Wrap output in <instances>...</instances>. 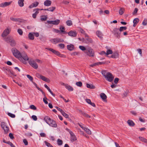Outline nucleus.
Masks as SVG:
<instances>
[{
	"label": "nucleus",
	"mask_w": 147,
	"mask_h": 147,
	"mask_svg": "<svg viewBox=\"0 0 147 147\" xmlns=\"http://www.w3.org/2000/svg\"><path fill=\"white\" fill-rule=\"evenodd\" d=\"M101 73L106 80L108 82H111L114 78V76L109 72H108L105 70H102Z\"/></svg>",
	"instance_id": "obj_1"
},
{
	"label": "nucleus",
	"mask_w": 147,
	"mask_h": 147,
	"mask_svg": "<svg viewBox=\"0 0 147 147\" xmlns=\"http://www.w3.org/2000/svg\"><path fill=\"white\" fill-rule=\"evenodd\" d=\"M12 53L13 56L16 58L18 59H22L21 57V53L17 49L15 48H12L11 49Z\"/></svg>",
	"instance_id": "obj_2"
},
{
	"label": "nucleus",
	"mask_w": 147,
	"mask_h": 147,
	"mask_svg": "<svg viewBox=\"0 0 147 147\" xmlns=\"http://www.w3.org/2000/svg\"><path fill=\"white\" fill-rule=\"evenodd\" d=\"M85 53L89 57H93L94 56V52L93 50L90 47L86 48V50L84 51Z\"/></svg>",
	"instance_id": "obj_3"
},
{
	"label": "nucleus",
	"mask_w": 147,
	"mask_h": 147,
	"mask_svg": "<svg viewBox=\"0 0 147 147\" xmlns=\"http://www.w3.org/2000/svg\"><path fill=\"white\" fill-rule=\"evenodd\" d=\"M21 57L22 59H19L21 61L24 62V63L25 64L26 62L24 61L23 60L25 61H28L29 60V57L27 56L26 53L24 52H22V55H21Z\"/></svg>",
	"instance_id": "obj_4"
},
{
	"label": "nucleus",
	"mask_w": 147,
	"mask_h": 147,
	"mask_svg": "<svg viewBox=\"0 0 147 147\" xmlns=\"http://www.w3.org/2000/svg\"><path fill=\"white\" fill-rule=\"evenodd\" d=\"M50 41L51 42L54 44H56L59 42H63L64 41L63 39L57 38L52 39L50 40Z\"/></svg>",
	"instance_id": "obj_5"
},
{
	"label": "nucleus",
	"mask_w": 147,
	"mask_h": 147,
	"mask_svg": "<svg viewBox=\"0 0 147 147\" xmlns=\"http://www.w3.org/2000/svg\"><path fill=\"white\" fill-rule=\"evenodd\" d=\"M113 32L117 37L118 38H120V35L121 33L120 29H119V28H115L113 30Z\"/></svg>",
	"instance_id": "obj_6"
},
{
	"label": "nucleus",
	"mask_w": 147,
	"mask_h": 147,
	"mask_svg": "<svg viewBox=\"0 0 147 147\" xmlns=\"http://www.w3.org/2000/svg\"><path fill=\"white\" fill-rule=\"evenodd\" d=\"M1 125L2 128L4 130L5 133H7L9 130V128L5 123L4 122H2Z\"/></svg>",
	"instance_id": "obj_7"
},
{
	"label": "nucleus",
	"mask_w": 147,
	"mask_h": 147,
	"mask_svg": "<svg viewBox=\"0 0 147 147\" xmlns=\"http://www.w3.org/2000/svg\"><path fill=\"white\" fill-rule=\"evenodd\" d=\"M30 65L33 68L36 69L38 68V65L34 60H30L29 61Z\"/></svg>",
	"instance_id": "obj_8"
},
{
	"label": "nucleus",
	"mask_w": 147,
	"mask_h": 147,
	"mask_svg": "<svg viewBox=\"0 0 147 147\" xmlns=\"http://www.w3.org/2000/svg\"><path fill=\"white\" fill-rule=\"evenodd\" d=\"M11 30V28H7V29L5 30L2 34L1 36L3 37H4L7 36L8 34L9 33Z\"/></svg>",
	"instance_id": "obj_9"
},
{
	"label": "nucleus",
	"mask_w": 147,
	"mask_h": 147,
	"mask_svg": "<svg viewBox=\"0 0 147 147\" xmlns=\"http://www.w3.org/2000/svg\"><path fill=\"white\" fill-rule=\"evenodd\" d=\"M67 130L69 131L71 136V141L72 142H74L76 140V138L73 132L67 129Z\"/></svg>",
	"instance_id": "obj_10"
},
{
	"label": "nucleus",
	"mask_w": 147,
	"mask_h": 147,
	"mask_svg": "<svg viewBox=\"0 0 147 147\" xmlns=\"http://www.w3.org/2000/svg\"><path fill=\"white\" fill-rule=\"evenodd\" d=\"M48 124L50 126L53 127H56L57 126V124L53 120L50 121Z\"/></svg>",
	"instance_id": "obj_11"
},
{
	"label": "nucleus",
	"mask_w": 147,
	"mask_h": 147,
	"mask_svg": "<svg viewBox=\"0 0 147 147\" xmlns=\"http://www.w3.org/2000/svg\"><path fill=\"white\" fill-rule=\"evenodd\" d=\"M96 34L97 36L100 39H102L103 38V34L102 32L99 30H98L96 32Z\"/></svg>",
	"instance_id": "obj_12"
},
{
	"label": "nucleus",
	"mask_w": 147,
	"mask_h": 147,
	"mask_svg": "<svg viewBox=\"0 0 147 147\" xmlns=\"http://www.w3.org/2000/svg\"><path fill=\"white\" fill-rule=\"evenodd\" d=\"M46 49H47L48 50L51 51L54 54H55L58 56H59L60 55V54L59 51H56L53 49L50 48H46Z\"/></svg>",
	"instance_id": "obj_13"
},
{
	"label": "nucleus",
	"mask_w": 147,
	"mask_h": 147,
	"mask_svg": "<svg viewBox=\"0 0 147 147\" xmlns=\"http://www.w3.org/2000/svg\"><path fill=\"white\" fill-rule=\"evenodd\" d=\"M68 34V35L70 36L75 37L76 36L77 33L76 31L71 30Z\"/></svg>",
	"instance_id": "obj_14"
},
{
	"label": "nucleus",
	"mask_w": 147,
	"mask_h": 147,
	"mask_svg": "<svg viewBox=\"0 0 147 147\" xmlns=\"http://www.w3.org/2000/svg\"><path fill=\"white\" fill-rule=\"evenodd\" d=\"M39 4V3L38 2H36L32 3V4L29 6V8H32L34 7H37Z\"/></svg>",
	"instance_id": "obj_15"
},
{
	"label": "nucleus",
	"mask_w": 147,
	"mask_h": 147,
	"mask_svg": "<svg viewBox=\"0 0 147 147\" xmlns=\"http://www.w3.org/2000/svg\"><path fill=\"white\" fill-rule=\"evenodd\" d=\"M100 97L104 101L106 100L107 96L104 93H101L100 94Z\"/></svg>",
	"instance_id": "obj_16"
},
{
	"label": "nucleus",
	"mask_w": 147,
	"mask_h": 147,
	"mask_svg": "<svg viewBox=\"0 0 147 147\" xmlns=\"http://www.w3.org/2000/svg\"><path fill=\"white\" fill-rule=\"evenodd\" d=\"M51 1L49 0H46L44 2V5L45 6H49L51 4Z\"/></svg>",
	"instance_id": "obj_17"
},
{
	"label": "nucleus",
	"mask_w": 147,
	"mask_h": 147,
	"mask_svg": "<svg viewBox=\"0 0 147 147\" xmlns=\"http://www.w3.org/2000/svg\"><path fill=\"white\" fill-rule=\"evenodd\" d=\"M67 47V49L70 51H72L74 49V46L72 44L68 45Z\"/></svg>",
	"instance_id": "obj_18"
},
{
	"label": "nucleus",
	"mask_w": 147,
	"mask_h": 147,
	"mask_svg": "<svg viewBox=\"0 0 147 147\" xmlns=\"http://www.w3.org/2000/svg\"><path fill=\"white\" fill-rule=\"evenodd\" d=\"M119 57L118 53L117 52L114 53L111 56V57L113 58H118Z\"/></svg>",
	"instance_id": "obj_19"
},
{
	"label": "nucleus",
	"mask_w": 147,
	"mask_h": 147,
	"mask_svg": "<svg viewBox=\"0 0 147 147\" xmlns=\"http://www.w3.org/2000/svg\"><path fill=\"white\" fill-rule=\"evenodd\" d=\"M40 79L48 83L50 82L49 79L43 76H42Z\"/></svg>",
	"instance_id": "obj_20"
},
{
	"label": "nucleus",
	"mask_w": 147,
	"mask_h": 147,
	"mask_svg": "<svg viewBox=\"0 0 147 147\" xmlns=\"http://www.w3.org/2000/svg\"><path fill=\"white\" fill-rule=\"evenodd\" d=\"M127 123L129 125L131 126H133L135 125L134 123L131 120H128L127 121Z\"/></svg>",
	"instance_id": "obj_21"
},
{
	"label": "nucleus",
	"mask_w": 147,
	"mask_h": 147,
	"mask_svg": "<svg viewBox=\"0 0 147 147\" xmlns=\"http://www.w3.org/2000/svg\"><path fill=\"white\" fill-rule=\"evenodd\" d=\"M24 0H19L18 1V3L19 6L22 7L24 5Z\"/></svg>",
	"instance_id": "obj_22"
},
{
	"label": "nucleus",
	"mask_w": 147,
	"mask_h": 147,
	"mask_svg": "<svg viewBox=\"0 0 147 147\" xmlns=\"http://www.w3.org/2000/svg\"><path fill=\"white\" fill-rule=\"evenodd\" d=\"M44 120L48 124L49 122L51 121V119L49 117L46 116L44 118Z\"/></svg>",
	"instance_id": "obj_23"
},
{
	"label": "nucleus",
	"mask_w": 147,
	"mask_h": 147,
	"mask_svg": "<svg viewBox=\"0 0 147 147\" xmlns=\"http://www.w3.org/2000/svg\"><path fill=\"white\" fill-rule=\"evenodd\" d=\"M139 20L138 18H136L134 19L133 20V26L135 27L136 24L139 22Z\"/></svg>",
	"instance_id": "obj_24"
},
{
	"label": "nucleus",
	"mask_w": 147,
	"mask_h": 147,
	"mask_svg": "<svg viewBox=\"0 0 147 147\" xmlns=\"http://www.w3.org/2000/svg\"><path fill=\"white\" fill-rule=\"evenodd\" d=\"M28 37L29 39L31 40H33L34 38V35L33 33H30L28 34Z\"/></svg>",
	"instance_id": "obj_25"
},
{
	"label": "nucleus",
	"mask_w": 147,
	"mask_h": 147,
	"mask_svg": "<svg viewBox=\"0 0 147 147\" xmlns=\"http://www.w3.org/2000/svg\"><path fill=\"white\" fill-rule=\"evenodd\" d=\"M65 87L69 91H72L73 90L72 87L69 85H68V84L65 85Z\"/></svg>",
	"instance_id": "obj_26"
},
{
	"label": "nucleus",
	"mask_w": 147,
	"mask_h": 147,
	"mask_svg": "<svg viewBox=\"0 0 147 147\" xmlns=\"http://www.w3.org/2000/svg\"><path fill=\"white\" fill-rule=\"evenodd\" d=\"M12 39H13L11 37L8 36L5 39V41L7 43H9Z\"/></svg>",
	"instance_id": "obj_27"
},
{
	"label": "nucleus",
	"mask_w": 147,
	"mask_h": 147,
	"mask_svg": "<svg viewBox=\"0 0 147 147\" xmlns=\"http://www.w3.org/2000/svg\"><path fill=\"white\" fill-rule=\"evenodd\" d=\"M59 29L61 32L64 33V34L66 33V32L65 31V29L63 26H61Z\"/></svg>",
	"instance_id": "obj_28"
},
{
	"label": "nucleus",
	"mask_w": 147,
	"mask_h": 147,
	"mask_svg": "<svg viewBox=\"0 0 147 147\" xmlns=\"http://www.w3.org/2000/svg\"><path fill=\"white\" fill-rule=\"evenodd\" d=\"M139 138L142 141L146 143H147V140L146 138L141 137H139Z\"/></svg>",
	"instance_id": "obj_29"
},
{
	"label": "nucleus",
	"mask_w": 147,
	"mask_h": 147,
	"mask_svg": "<svg viewBox=\"0 0 147 147\" xmlns=\"http://www.w3.org/2000/svg\"><path fill=\"white\" fill-rule=\"evenodd\" d=\"M86 86L88 88L90 89H94L95 88V86H94L92 84L90 85L88 84H87Z\"/></svg>",
	"instance_id": "obj_30"
},
{
	"label": "nucleus",
	"mask_w": 147,
	"mask_h": 147,
	"mask_svg": "<svg viewBox=\"0 0 147 147\" xmlns=\"http://www.w3.org/2000/svg\"><path fill=\"white\" fill-rule=\"evenodd\" d=\"M86 36L87 37V38H86V39L87 40L88 43H92V40L91 38H88L87 35H86Z\"/></svg>",
	"instance_id": "obj_31"
},
{
	"label": "nucleus",
	"mask_w": 147,
	"mask_h": 147,
	"mask_svg": "<svg viewBox=\"0 0 147 147\" xmlns=\"http://www.w3.org/2000/svg\"><path fill=\"white\" fill-rule=\"evenodd\" d=\"M9 43H10V45L12 47L15 46L16 45L15 42L13 39Z\"/></svg>",
	"instance_id": "obj_32"
},
{
	"label": "nucleus",
	"mask_w": 147,
	"mask_h": 147,
	"mask_svg": "<svg viewBox=\"0 0 147 147\" xmlns=\"http://www.w3.org/2000/svg\"><path fill=\"white\" fill-rule=\"evenodd\" d=\"M84 129L88 134H91V131L88 128L85 127L84 128Z\"/></svg>",
	"instance_id": "obj_33"
},
{
	"label": "nucleus",
	"mask_w": 147,
	"mask_h": 147,
	"mask_svg": "<svg viewBox=\"0 0 147 147\" xmlns=\"http://www.w3.org/2000/svg\"><path fill=\"white\" fill-rule=\"evenodd\" d=\"M60 22V20L57 19L55 21H53V24L57 25L59 24Z\"/></svg>",
	"instance_id": "obj_34"
},
{
	"label": "nucleus",
	"mask_w": 147,
	"mask_h": 147,
	"mask_svg": "<svg viewBox=\"0 0 147 147\" xmlns=\"http://www.w3.org/2000/svg\"><path fill=\"white\" fill-rule=\"evenodd\" d=\"M43 10V9H39L38 8L35 9H34V11H35L34 13L36 14V15H37L39 13L38 11L39 10Z\"/></svg>",
	"instance_id": "obj_35"
},
{
	"label": "nucleus",
	"mask_w": 147,
	"mask_h": 147,
	"mask_svg": "<svg viewBox=\"0 0 147 147\" xmlns=\"http://www.w3.org/2000/svg\"><path fill=\"white\" fill-rule=\"evenodd\" d=\"M61 113L66 118H69V115L67 113H65L64 111H63L61 112Z\"/></svg>",
	"instance_id": "obj_36"
},
{
	"label": "nucleus",
	"mask_w": 147,
	"mask_h": 147,
	"mask_svg": "<svg viewBox=\"0 0 147 147\" xmlns=\"http://www.w3.org/2000/svg\"><path fill=\"white\" fill-rule=\"evenodd\" d=\"M57 144L59 146L63 144V142L61 140L58 139L57 140Z\"/></svg>",
	"instance_id": "obj_37"
},
{
	"label": "nucleus",
	"mask_w": 147,
	"mask_h": 147,
	"mask_svg": "<svg viewBox=\"0 0 147 147\" xmlns=\"http://www.w3.org/2000/svg\"><path fill=\"white\" fill-rule=\"evenodd\" d=\"M124 9L123 8H121L119 11V14L122 15L124 13Z\"/></svg>",
	"instance_id": "obj_38"
},
{
	"label": "nucleus",
	"mask_w": 147,
	"mask_h": 147,
	"mask_svg": "<svg viewBox=\"0 0 147 147\" xmlns=\"http://www.w3.org/2000/svg\"><path fill=\"white\" fill-rule=\"evenodd\" d=\"M8 72L9 73V76H16L14 74H13V72L11 70H8Z\"/></svg>",
	"instance_id": "obj_39"
},
{
	"label": "nucleus",
	"mask_w": 147,
	"mask_h": 147,
	"mask_svg": "<svg viewBox=\"0 0 147 147\" xmlns=\"http://www.w3.org/2000/svg\"><path fill=\"white\" fill-rule=\"evenodd\" d=\"M79 48L81 50L83 51H85L86 50V48L82 46H79Z\"/></svg>",
	"instance_id": "obj_40"
},
{
	"label": "nucleus",
	"mask_w": 147,
	"mask_h": 147,
	"mask_svg": "<svg viewBox=\"0 0 147 147\" xmlns=\"http://www.w3.org/2000/svg\"><path fill=\"white\" fill-rule=\"evenodd\" d=\"M45 145L48 147H53L50 143H48L46 141L44 142Z\"/></svg>",
	"instance_id": "obj_41"
},
{
	"label": "nucleus",
	"mask_w": 147,
	"mask_h": 147,
	"mask_svg": "<svg viewBox=\"0 0 147 147\" xmlns=\"http://www.w3.org/2000/svg\"><path fill=\"white\" fill-rule=\"evenodd\" d=\"M113 51L110 49L108 50L107 51V53H106V55H107L110 54H111L113 53Z\"/></svg>",
	"instance_id": "obj_42"
},
{
	"label": "nucleus",
	"mask_w": 147,
	"mask_h": 147,
	"mask_svg": "<svg viewBox=\"0 0 147 147\" xmlns=\"http://www.w3.org/2000/svg\"><path fill=\"white\" fill-rule=\"evenodd\" d=\"M47 18V17L46 16H44L41 17L40 19L42 21H44L46 20Z\"/></svg>",
	"instance_id": "obj_43"
},
{
	"label": "nucleus",
	"mask_w": 147,
	"mask_h": 147,
	"mask_svg": "<svg viewBox=\"0 0 147 147\" xmlns=\"http://www.w3.org/2000/svg\"><path fill=\"white\" fill-rule=\"evenodd\" d=\"M67 25L68 26H70L72 25V21L70 20H68L66 22Z\"/></svg>",
	"instance_id": "obj_44"
},
{
	"label": "nucleus",
	"mask_w": 147,
	"mask_h": 147,
	"mask_svg": "<svg viewBox=\"0 0 147 147\" xmlns=\"http://www.w3.org/2000/svg\"><path fill=\"white\" fill-rule=\"evenodd\" d=\"M82 114L84 116V117H87V118H90V116L86 113L82 112Z\"/></svg>",
	"instance_id": "obj_45"
},
{
	"label": "nucleus",
	"mask_w": 147,
	"mask_h": 147,
	"mask_svg": "<svg viewBox=\"0 0 147 147\" xmlns=\"http://www.w3.org/2000/svg\"><path fill=\"white\" fill-rule=\"evenodd\" d=\"M127 28L126 27H121L120 28V30L121 32V31H123L124 30H125Z\"/></svg>",
	"instance_id": "obj_46"
},
{
	"label": "nucleus",
	"mask_w": 147,
	"mask_h": 147,
	"mask_svg": "<svg viewBox=\"0 0 147 147\" xmlns=\"http://www.w3.org/2000/svg\"><path fill=\"white\" fill-rule=\"evenodd\" d=\"M76 85L78 86L81 87L82 84L81 82H78L76 83Z\"/></svg>",
	"instance_id": "obj_47"
},
{
	"label": "nucleus",
	"mask_w": 147,
	"mask_h": 147,
	"mask_svg": "<svg viewBox=\"0 0 147 147\" xmlns=\"http://www.w3.org/2000/svg\"><path fill=\"white\" fill-rule=\"evenodd\" d=\"M8 115L12 118H14L15 117V115L14 114L11 113H8Z\"/></svg>",
	"instance_id": "obj_48"
},
{
	"label": "nucleus",
	"mask_w": 147,
	"mask_h": 147,
	"mask_svg": "<svg viewBox=\"0 0 147 147\" xmlns=\"http://www.w3.org/2000/svg\"><path fill=\"white\" fill-rule=\"evenodd\" d=\"M30 108L32 109H33L34 110H36V107L33 105H31L30 107Z\"/></svg>",
	"instance_id": "obj_49"
},
{
	"label": "nucleus",
	"mask_w": 147,
	"mask_h": 147,
	"mask_svg": "<svg viewBox=\"0 0 147 147\" xmlns=\"http://www.w3.org/2000/svg\"><path fill=\"white\" fill-rule=\"evenodd\" d=\"M18 32L19 34L20 35H22L23 34V31L22 30L20 29H19L18 30Z\"/></svg>",
	"instance_id": "obj_50"
},
{
	"label": "nucleus",
	"mask_w": 147,
	"mask_h": 147,
	"mask_svg": "<svg viewBox=\"0 0 147 147\" xmlns=\"http://www.w3.org/2000/svg\"><path fill=\"white\" fill-rule=\"evenodd\" d=\"M26 76L30 80V81L32 82L33 78L32 77L29 75H27Z\"/></svg>",
	"instance_id": "obj_51"
},
{
	"label": "nucleus",
	"mask_w": 147,
	"mask_h": 147,
	"mask_svg": "<svg viewBox=\"0 0 147 147\" xmlns=\"http://www.w3.org/2000/svg\"><path fill=\"white\" fill-rule=\"evenodd\" d=\"M142 24L144 26L146 25L147 24V20L146 19H144L143 21Z\"/></svg>",
	"instance_id": "obj_52"
},
{
	"label": "nucleus",
	"mask_w": 147,
	"mask_h": 147,
	"mask_svg": "<svg viewBox=\"0 0 147 147\" xmlns=\"http://www.w3.org/2000/svg\"><path fill=\"white\" fill-rule=\"evenodd\" d=\"M55 9V7H52L49 8V11H53Z\"/></svg>",
	"instance_id": "obj_53"
},
{
	"label": "nucleus",
	"mask_w": 147,
	"mask_h": 147,
	"mask_svg": "<svg viewBox=\"0 0 147 147\" xmlns=\"http://www.w3.org/2000/svg\"><path fill=\"white\" fill-rule=\"evenodd\" d=\"M59 46L60 48L61 49H63L65 47V45L63 44H59Z\"/></svg>",
	"instance_id": "obj_54"
},
{
	"label": "nucleus",
	"mask_w": 147,
	"mask_h": 147,
	"mask_svg": "<svg viewBox=\"0 0 147 147\" xmlns=\"http://www.w3.org/2000/svg\"><path fill=\"white\" fill-rule=\"evenodd\" d=\"M32 119L35 121H36L37 120V117L35 115H33L31 117Z\"/></svg>",
	"instance_id": "obj_55"
},
{
	"label": "nucleus",
	"mask_w": 147,
	"mask_h": 147,
	"mask_svg": "<svg viewBox=\"0 0 147 147\" xmlns=\"http://www.w3.org/2000/svg\"><path fill=\"white\" fill-rule=\"evenodd\" d=\"M7 143L9 144L11 147H15L13 144L10 142H7Z\"/></svg>",
	"instance_id": "obj_56"
},
{
	"label": "nucleus",
	"mask_w": 147,
	"mask_h": 147,
	"mask_svg": "<svg viewBox=\"0 0 147 147\" xmlns=\"http://www.w3.org/2000/svg\"><path fill=\"white\" fill-rule=\"evenodd\" d=\"M10 19L11 20L15 22H17L18 20V19L14 18L13 17L10 18Z\"/></svg>",
	"instance_id": "obj_57"
},
{
	"label": "nucleus",
	"mask_w": 147,
	"mask_h": 147,
	"mask_svg": "<svg viewBox=\"0 0 147 147\" xmlns=\"http://www.w3.org/2000/svg\"><path fill=\"white\" fill-rule=\"evenodd\" d=\"M42 76V75L40 74L39 73H37L36 74V76L37 78L40 79H41Z\"/></svg>",
	"instance_id": "obj_58"
},
{
	"label": "nucleus",
	"mask_w": 147,
	"mask_h": 147,
	"mask_svg": "<svg viewBox=\"0 0 147 147\" xmlns=\"http://www.w3.org/2000/svg\"><path fill=\"white\" fill-rule=\"evenodd\" d=\"M11 3V2H5L4 3V5L5 6H8L9 5H10Z\"/></svg>",
	"instance_id": "obj_59"
},
{
	"label": "nucleus",
	"mask_w": 147,
	"mask_h": 147,
	"mask_svg": "<svg viewBox=\"0 0 147 147\" xmlns=\"http://www.w3.org/2000/svg\"><path fill=\"white\" fill-rule=\"evenodd\" d=\"M47 99V98L45 96V98H43V101L45 102V103L46 104L48 103V102L46 100Z\"/></svg>",
	"instance_id": "obj_60"
},
{
	"label": "nucleus",
	"mask_w": 147,
	"mask_h": 147,
	"mask_svg": "<svg viewBox=\"0 0 147 147\" xmlns=\"http://www.w3.org/2000/svg\"><path fill=\"white\" fill-rule=\"evenodd\" d=\"M40 135L41 137H46V135L44 133H42L40 134Z\"/></svg>",
	"instance_id": "obj_61"
},
{
	"label": "nucleus",
	"mask_w": 147,
	"mask_h": 147,
	"mask_svg": "<svg viewBox=\"0 0 147 147\" xmlns=\"http://www.w3.org/2000/svg\"><path fill=\"white\" fill-rule=\"evenodd\" d=\"M138 10V9L137 8H135L134 10L133 13V14H136L137 13Z\"/></svg>",
	"instance_id": "obj_62"
},
{
	"label": "nucleus",
	"mask_w": 147,
	"mask_h": 147,
	"mask_svg": "<svg viewBox=\"0 0 147 147\" xmlns=\"http://www.w3.org/2000/svg\"><path fill=\"white\" fill-rule=\"evenodd\" d=\"M23 142L25 145H27L28 144V142L26 139H24Z\"/></svg>",
	"instance_id": "obj_63"
},
{
	"label": "nucleus",
	"mask_w": 147,
	"mask_h": 147,
	"mask_svg": "<svg viewBox=\"0 0 147 147\" xmlns=\"http://www.w3.org/2000/svg\"><path fill=\"white\" fill-rule=\"evenodd\" d=\"M119 79L118 78H115L114 80V82L116 84H117V83L118 81H119Z\"/></svg>",
	"instance_id": "obj_64"
}]
</instances>
